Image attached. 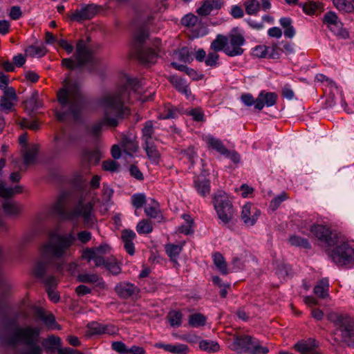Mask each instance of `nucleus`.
<instances>
[{
  "label": "nucleus",
  "mask_w": 354,
  "mask_h": 354,
  "mask_svg": "<svg viewBox=\"0 0 354 354\" xmlns=\"http://www.w3.org/2000/svg\"><path fill=\"white\" fill-rule=\"evenodd\" d=\"M183 218L185 221V224L181 225L178 228V232L188 235L194 232L193 230V219L189 214H183Z\"/></svg>",
  "instance_id": "nucleus-43"
},
{
  "label": "nucleus",
  "mask_w": 354,
  "mask_h": 354,
  "mask_svg": "<svg viewBox=\"0 0 354 354\" xmlns=\"http://www.w3.org/2000/svg\"><path fill=\"white\" fill-rule=\"evenodd\" d=\"M323 22L331 32L342 38H347L348 35L343 28V23L339 19L337 15L333 11H328L324 15Z\"/></svg>",
  "instance_id": "nucleus-14"
},
{
  "label": "nucleus",
  "mask_w": 354,
  "mask_h": 354,
  "mask_svg": "<svg viewBox=\"0 0 354 354\" xmlns=\"http://www.w3.org/2000/svg\"><path fill=\"white\" fill-rule=\"evenodd\" d=\"M169 80L170 83L178 92L184 94L187 97L191 95V91L189 86L184 79L173 75L171 76Z\"/></svg>",
  "instance_id": "nucleus-28"
},
{
  "label": "nucleus",
  "mask_w": 354,
  "mask_h": 354,
  "mask_svg": "<svg viewBox=\"0 0 354 354\" xmlns=\"http://www.w3.org/2000/svg\"><path fill=\"white\" fill-rule=\"evenodd\" d=\"M75 241L73 232L60 234L55 231L48 233V240L40 248L41 260H39L33 268L37 277H43L47 266L56 261H63L71 254V247Z\"/></svg>",
  "instance_id": "nucleus-2"
},
{
  "label": "nucleus",
  "mask_w": 354,
  "mask_h": 354,
  "mask_svg": "<svg viewBox=\"0 0 354 354\" xmlns=\"http://www.w3.org/2000/svg\"><path fill=\"white\" fill-rule=\"evenodd\" d=\"M36 316L49 327L53 326L55 324V317L52 314H46L41 309L36 310Z\"/></svg>",
  "instance_id": "nucleus-49"
},
{
  "label": "nucleus",
  "mask_w": 354,
  "mask_h": 354,
  "mask_svg": "<svg viewBox=\"0 0 354 354\" xmlns=\"http://www.w3.org/2000/svg\"><path fill=\"white\" fill-rule=\"evenodd\" d=\"M178 111L170 104H166L160 112V119H174L178 116Z\"/></svg>",
  "instance_id": "nucleus-38"
},
{
  "label": "nucleus",
  "mask_w": 354,
  "mask_h": 354,
  "mask_svg": "<svg viewBox=\"0 0 354 354\" xmlns=\"http://www.w3.org/2000/svg\"><path fill=\"white\" fill-rule=\"evenodd\" d=\"M118 332V328L113 324H103L97 322H92L87 325V334L88 335H115Z\"/></svg>",
  "instance_id": "nucleus-18"
},
{
  "label": "nucleus",
  "mask_w": 354,
  "mask_h": 354,
  "mask_svg": "<svg viewBox=\"0 0 354 354\" xmlns=\"http://www.w3.org/2000/svg\"><path fill=\"white\" fill-rule=\"evenodd\" d=\"M205 63L208 66H215L219 58V55L216 51L209 52L205 57Z\"/></svg>",
  "instance_id": "nucleus-64"
},
{
  "label": "nucleus",
  "mask_w": 354,
  "mask_h": 354,
  "mask_svg": "<svg viewBox=\"0 0 354 354\" xmlns=\"http://www.w3.org/2000/svg\"><path fill=\"white\" fill-rule=\"evenodd\" d=\"M167 319L172 327H179L182 324L183 314L180 310H173L168 313Z\"/></svg>",
  "instance_id": "nucleus-46"
},
{
  "label": "nucleus",
  "mask_w": 354,
  "mask_h": 354,
  "mask_svg": "<svg viewBox=\"0 0 354 354\" xmlns=\"http://www.w3.org/2000/svg\"><path fill=\"white\" fill-rule=\"evenodd\" d=\"M278 95L274 92L261 91L257 96L256 109L261 111L265 106L270 107L276 104Z\"/></svg>",
  "instance_id": "nucleus-21"
},
{
  "label": "nucleus",
  "mask_w": 354,
  "mask_h": 354,
  "mask_svg": "<svg viewBox=\"0 0 354 354\" xmlns=\"http://www.w3.org/2000/svg\"><path fill=\"white\" fill-rule=\"evenodd\" d=\"M102 266L114 275H117L121 272L120 263L114 257L104 259Z\"/></svg>",
  "instance_id": "nucleus-37"
},
{
  "label": "nucleus",
  "mask_w": 354,
  "mask_h": 354,
  "mask_svg": "<svg viewBox=\"0 0 354 354\" xmlns=\"http://www.w3.org/2000/svg\"><path fill=\"white\" fill-rule=\"evenodd\" d=\"M75 60L72 58H64L62 60V66L69 70L80 67L88 63L92 59L91 50L84 40H79L76 45L75 54Z\"/></svg>",
  "instance_id": "nucleus-10"
},
{
  "label": "nucleus",
  "mask_w": 354,
  "mask_h": 354,
  "mask_svg": "<svg viewBox=\"0 0 354 354\" xmlns=\"http://www.w3.org/2000/svg\"><path fill=\"white\" fill-rule=\"evenodd\" d=\"M136 236V233L131 230H124L122 232L121 238L124 243V247L126 252L130 255H133L135 252L133 240L135 239Z\"/></svg>",
  "instance_id": "nucleus-25"
},
{
  "label": "nucleus",
  "mask_w": 354,
  "mask_h": 354,
  "mask_svg": "<svg viewBox=\"0 0 354 354\" xmlns=\"http://www.w3.org/2000/svg\"><path fill=\"white\" fill-rule=\"evenodd\" d=\"M25 106L27 109H30L32 111L42 107L43 103L39 98V93L34 92L31 97L25 102Z\"/></svg>",
  "instance_id": "nucleus-45"
},
{
  "label": "nucleus",
  "mask_w": 354,
  "mask_h": 354,
  "mask_svg": "<svg viewBox=\"0 0 354 354\" xmlns=\"http://www.w3.org/2000/svg\"><path fill=\"white\" fill-rule=\"evenodd\" d=\"M254 339L249 335L236 336L233 342V349L238 353H250Z\"/></svg>",
  "instance_id": "nucleus-20"
},
{
  "label": "nucleus",
  "mask_w": 354,
  "mask_h": 354,
  "mask_svg": "<svg viewBox=\"0 0 354 354\" xmlns=\"http://www.w3.org/2000/svg\"><path fill=\"white\" fill-rule=\"evenodd\" d=\"M188 115H191L194 121L203 122L205 120V115L200 108L192 109L188 112Z\"/></svg>",
  "instance_id": "nucleus-63"
},
{
  "label": "nucleus",
  "mask_w": 354,
  "mask_h": 354,
  "mask_svg": "<svg viewBox=\"0 0 354 354\" xmlns=\"http://www.w3.org/2000/svg\"><path fill=\"white\" fill-rule=\"evenodd\" d=\"M57 97L62 109L56 112L59 120H64L68 115H71L75 120L79 118L82 109V100L76 82L69 79L65 80L62 87L57 93Z\"/></svg>",
  "instance_id": "nucleus-4"
},
{
  "label": "nucleus",
  "mask_w": 354,
  "mask_h": 354,
  "mask_svg": "<svg viewBox=\"0 0 354 354\" xmlns=\"http://www.w3.org/2000/svg\"><path fill=\"white\" fill-rule=\"evenodd\" d=\"M207 318L201 313L192 314L189 317L188 323L194 328H198L206 324Z\"/></svg>",
  "instance_id": "nucleus-44"
},
{
  "label": "nucleus",
  "mask_w": 354,
  "mask_h": 354,
  "mask_svg": "<svg viewBox=\"0 0 354 354\" xmlns=\"http://www.w3.org/2000/svg\"><path fill=\"white\" fill-rule=\"evenodd\" d=\"M195 187L202 196H206L210 192V181L205 178H196L194 180Z\"/></svg>",
  "instance_id": "nucleus-35"
},
{
  "label": "nucleus",
  "mask_w": 354,
  "mask_h": 354,
  "mask_svg": "<svg viewBox=\"0 0 354 354\" xmlns=\"http://www.w3.org/2000/svg\"><path fill=\"white\" fill-rule=\"evenodd\" d=\"M261 211L256 205L247 203L242 207L241 219L247 226H253L257 221Z\"/></svg>",
  "instance_id": "nucleus-17"
},
{
  "label": "nucleus",
  "mask_w": 354,
  "mask_h": 354,
  "mask_svg": "<svg viewBox=\"0 0 354 354\" xmlns=\"http://www.w3.org/2000/svg\"><path fill=\"white\" fill-rule=\"evenodd\" d=\"M203 140L205 142L209 149H214L221 155L227 152V148L224 146L223 142L210 134L203 136Z\"/></svg>",
  "instance_id": "nucleus-24"
},
{
  "label": "nucleus",
  "mask_w": 354,
  "mask_h": 354,
  "mask_svg": "<svg viewBox=\"0 0 354 354\" xmlns=\"http://www.w3.org/2000/svg\"><path fill=\"white\" fill-rule=\"evenodd\" d=\"M268 46L265 45L257 46L252 49V54L254 57L259 58L268 57Z\"/></svg>",
  "instance_id": "nucleus-61"
},
{
  "label": "nucleus",
  "mask_w": 354,
  "mask_h": 354,
  "mask_svg": "<svg viewBox=\"0 0 354 354\" xmlns=\"http://www.w3.org/2000/svg\"><path fill=\"white\" fill-rule=\"evenodd\" d=\"M181 24L189 29L194 37H198L207 33L201 20L194 14L189 13L185 15L181 19Z\"/></svg>",
  "instance_id": "nucleus-15"
},
{
  "label": "nucleus",
  "mask_w": 354,
  "mask_h": 354,
  "mask_svg": "<svg viewBox=\"0 0 354 354\" xmlns=\"http://www.w3.org/2000/svg\"><path fill=\"white\" fill-rule=\"evenodd\" d=\"M129 97V92L126 86L104 93L97 101L103 117L89 129V133L97 137L103 127L114 128L118 126L130 114V109L125 104Z\"/></svg>",
  "instance_id": "nucleus-1"
},
{
  "label": "nucleus",
  "mask_w": 354,
  "mask_h": 354,
  "mask_svg": "<svg viewBox=\"0 0 354 354\" xmlns=\"http://www.w3.org/2000/svg\"><path fill=\"white\" fill-rule=\"evenodd\" d=\"M334 7L342 13L354 12V0H332Z\"/></svg>",
  "instance_id": "nucleus-31"
},
{
  "label": "nucleus",
  "mask_w": 354,
  "mask_h": 354,
  "mask_svg": "<svg viewBox=\"0 0 354 354\" xmlns=\"http://www.w3.org/2000/svg\"><path fill=\"white\" fill-rule=\"evenodd\" d=\"M212 203L218 218L223 224L229 223L234 216V209L227 194L218 191L213 197Z\"/></svg>",
  "instance_id": "nucleus-9"
},
{
  "label": "nucleus",
  "mask_w": 354,
  "mask_h": 354,
  "mask_svg": "<svg viewBox=\"0 0 354 354\" xmlns=\"http://www.w3.org/2000/svg\"><path fill=\"white\" fill-rule=\"evenodd\" d=\"M17 101L15 90L9 87L3 91V95L0 98V111L8 113L15 110V106Z\"/></svg>",
  "instance_id": "nucleus-16"
},
{
  "label": "nucleus",
  "mask_w": 354,
  "mask_h": 354,
  "mask_svg": "<svg viewBox=\"0 0 354 354\" xmlns=\"http://www.w3.org/2000/svg\"><path fill=\"white\" fill-rule=\"evenodd\" d=\"M298 6L302 8L304 12L308 15H315L316 11L321 8V3L313 1H308L305 3H299Z\"/></svg>",
  "instance_id": "nucleus-42"
},
{
  "label": "nucleus",
  "mask_w": 354,
  "mask_h": 354,
  "mask_svg": "<svg viewBox=\"0 0 354 354\" xmlns=\"http://www.w3.org/2000/svg\"><path fill=\"white\" fill-rule=\"evenodd\" d=\"M289 243L292 245L300 247L305 249H309L310 248V244L308 239L297 235L291 236L289 238Z\"/></svg>",
  "instance_id": "nucleus-50"
},
{
  "label": "nucleus",
  "mask_w": 354,
  "mask_h": 354,
  "mask_svg": "<svg viewBox=\"0 0 354 354\" xmlns=\"http://www.w3.org/2000/svg\"><path fill=\"white\" fill-rule=\"evenodd\" d=\"M123 151L129 155H131L138 149V142L134 138L126 135H122L120 140Z\"/></svg>",
  "instance_id": "nucleus-29"
},
{
  "label": "nucleus",
  "mask_w": 354,
  "mask_h": 354,
  "mask_svg": "<svg viewBox=\"0 0 354 354\" xmlns=\"http://www.w3.org/2000/svg\"><path fill=\"white\" fill-rule=\"evenodd\" d=\"M340 333L342 342L348 346L354 344V319L346 313L330 311L326 316Z\"/></svg>",
  "instance_id": "nucleus-8"
},
{
  "label": "nucleus",
  "mask_w": 354,
  "mask_h": 354,
  "mask_svg": "<svg viewBox=\"0 0 354 354\" xmlns=\"http://www.w3.org/2000/svg\"><path fill=\"white\" fill-rule=\"evenodd\" d=\"M46 52V48L44 45L30 46L26 50V55L31 57H41L44 56Z\"/></svg>",
  "instance_id": "nucleus-47"
},
{
  "label": "nucleus",
  "mask_w": 354,
  "mask_h": 354,
  "mask_svg": "<svg viewBox=\"0 0 354 354\" xmlns=\"http://www.w3.org/2000/svg\"><path fill=\"white\" fill-rule=\"evenodd\" d=\"M329 281L327 278H322L314 288V293L320 298L324 299L328 296Z\"/></svg>",
  "instance_id": "nucleus-32"
},
{
  "label": "nucleus",
  "mask_w": 354,
  "mask_h": 354,
  "mask_svg": "<svg viewBox=\"0 0 354 354\" xmlns=\"http://www.w3.org/2000/svg\"><path fill=\"white\" fill-rule=\"evenodd\" d=\"M97 9L94 4H88L80 10H75L70 16L73 21H81L93 18L97 13Z\"/></svg>",
  "instance_id": "nucleus-19"
},
{
  "label": "nucleus",
  "mask_w": 354,
  "mask_h": 354,
  "mask_svg": "<svg viewBox=\"0 0 354 354\" xmlns=\"http://www.w3.org/2000/svg\"><path fill=\"white\" fill-rule=\"evenodd\" d=\"M245 12L248 15H257L260 9V3L257 0H248L244 3Z\"/></svg>",
  "instance_id": "nucleus-51"
},
{
  "label": "nucleus",
  "mask_w": 354,
  "mask_h": 354,
  "mask_svg": "<svg viewBox=\"0 0 354 354\" xmlns=\"http://www.w3.org/2000/svg\"><path fill=\"white\" fill-rule=\"evenodd\" d=\"M136 230L138 234H149L153 230L152 223L147 219L141 220L136 226Z\"/></svg>",
  "instance_id": "nucleus-52"
},
{
  "label": "nucleus",
  "mask_w": 354,
  "mask_h": 354,
  "mask_svg": "<svg viewBox=\"0 0 354 354\" xmlns=\"http://www.w3.org/2000/svg\"><path fill=\"white\" fill-rule=\"evenodd\" d=\"M19 142L21 146L24 164L26 165L34 164L39 149L38 145L35 144L28 145L27 144L28 136L26 133L21 134L19 136Z\"/></svg>",
  "instance_id": "nucleus-12"
},
{
  "label": "nucleus",
  "mask_w": 354,
  "mask_h": 354,
  "mask_svg": "<svg viewBox=\"0 0 354 354\" xmlns=\"http://www.w3.org/2000/svg\"><path fill=\"white\" fill-rule=\"evenodd\" d=\"M142 133L144 142L153 141L154 128L151 121H147L145 123Z\"/></svg>",
  "instance_id": "nucleus-48"
},
{
  "label": "nucleus",
  "mask_w": 354,
  "mask_h": 354,
  "mask_svg": "<svg viewBox=\"0 0 354 354\" xmlns=\"http://www.w3.org/2000/svg\"><path fill=\"white\" fill-rule=\"evenodd\" d=\"M22 191L23 188L20 185L7 187L4 183H0V196L2 198H10L15 194L21 193Z\"/></svg>",
  "instance_id": "nucleus-34"
},
{
  "label": "nucleus",
  "mask_w": 354,
  "mask_h": 354,
  "mask_svg": "<svg viewBox=\"0 0 354 354\" xmlns=\"http://www.w3.org/2000/svg\"><path fill=\"white\" fill-rule=\"evenodd\" d=\"M169 349L168 352L174 354H187L189 352V347L183 344H169Z\"/></svg>",
  "instance_id": "nucleus-55"
},
{
  "label": "nucleus",
  "mask_w": 354,
  "mask_h": 354,
  "mask_svg": "<svg viewBox=\"0 0 354 354\" xmlns=\"http://www.w3.org/2000/svg\"><path fill=\"white\" fill-rule=\"evenodd\" d=\"M268 352L269 348L267 346H262L254 339L253 344H252L250 354H267Z\"/></svg>",
  "instance_id": "nucleus-57"
},
{
  "label": "nucleus",
  "mask_w": 354,
  "mask_h": 354,
  "mask_svg": "<svg viewBox=\"0 0 354 354\" xmlns=\"http://www.w3.org/2000/svg\"><path fill=\"white\" fill-rule=\"evenodd\" d=\"M317 345L315 339H308L299 341L294 345V348L301 354H312Z\"/></svg>",
  "instance_id": "nucleus-26"
},
{
  "label": "nucleus",
  "mask_w": 354,
  "mask_h": 354,
  "mask_svg": "<svg viewBox=\"0 0 354 354\" xmlns=\"http://www.w3.org/2000/svg\"><path fill=\"white\" fill-rule=\"evenodd\" d=\"M77 205L71 210L66 211V207L71 196L69 193H62L57 201L53 206V212L62 218L68 221H75L81 217L86 226H90L93 224V203L90 201L91 192L87 189L82 190L79 196Z\"/></svg>",
  "instance_id": "nucleus-3"
},
{
  "label": "nucleus",
  "mask_w": 354,
  "mask_h": 354,
  "mask_svg": "<svg viewBox=\"0 0 354 354\" xmlns=\"http://www.w3.org/2000/svg\"><path fill=\"white\" fill-rule=\"evenodd\" d=\"M268 57L270 59H279L283 53V50L276 44H272L271 46H268Z\"/></svg>",
  "instance_id": "nucleus-62"
},
{
  "label": "nucleus",
  "mask_w": 354,
  "mask_h": 354,
  "mask_svg": "<svg viewBox=\"0 0 354 354\" xmlns=\"http://www.w3.org/2000/svg\"><path fill=\"white\" fill-rule=\"evenodd\" d=\"M288 198V196L285 192L281 193L279 195L274 197L270 203V208L274 211L281 204L282 202L285 201Z\"/></svg>",
  "instance_id": "nucleus-56"
},
{
  "label": "nucleus",
  "mask_w": 354,
  "mask_h": 354,
  "mask_svg": "<svg viewBox=\"0 0 354 354\" xmlns=\"http://www.w3.org/2000/svg\"><path fill=\"white\" fill-rule=\"evenodd\" d=\"M201 349L208 352H216L219 350L218 344L214 341L201 340L199 342Z\"/></svg>",
  "instance_id": "nucleus-53"
},
{
  "label": "nucleus",
  "mask_w": 354,
  "mask_h": 354,
  "mask_svg": "<svg viewBox=\"0 0 354 354\" xmlns=\"http://www.w3.org/2000/svg\"><path fill=\"white\" fill-rule=\"evenodd\" d=\"M145 212L147 216L153 218H157L158 221H160L162 218L159 209L158 203L156 201H151V204L145 207Z\"/></svg>",
  "instance_id": "nucleus-41"
},
{
  "label": "nucleus",
  "mask_w": 354,
  "mask_h": 354,
  "mask_svg": "<svg viewBox=\"0 0 354 354\" xmlns=\"http://www.w3.org/2000/svg\"><path fill=\"white\" fill-rule=\"evenodd\" d=\"M2 208L5 214L12 216L19 215L22 211V206L12 201H5L2 204Z\"/></svg>",
  "instance_id": "nucleus-30"
},
{
  "label": "nucleus",
  "mask_w": 354,
  "mask_h": 354,
  "mask_svg": "<svg viewBox=\"0 0 354 354\" xmlns=\"http://www.w3.org/2000/svg\"><path fill=\"white\" fill-rule=\"evenodd\" d=\"M183 243L181 244H172L169 243L165 245V251L167 254L170 258V260L175 263H178L177 257L183 250Z\"/></svg>",
  "instance_id": "nucleus-33"
},
{
  "label": "nucleus",
  "mask_w": 354,
  "mask_h": 354,
  "mask_svg": "<svg viewBox=\"0 0 354 354\" xmlns=\"http://www.w3.org/2000/svg\"><path fill=\"white\" fill-rule=\"evenodd\" d=\"M131 203L134 207L139 209L146 203V197L143 194H136L131 196Z\"/></svg>",
  "instance_id": "nucleus-60"
},
{
  "label": "nucleus",
  "mask_w": 354,
  "mask_h": 354,
  "mask_svg": "<svg viewBox=\"0 0 354 354\" xmlns=\"http://www.w3.org/2000/svg\"><path fill=\"white\" fill-rule=\"evenodd\" d=\"M77 279L80 282L94 283L98 281L99 277L96 274L84 273L79 274Z\"/></svg>",
  "instance_id": "nucleus-59"
},
{
  "label": "nucleus",
  "mask_w": 354,
  "mask_h": 354,
  "mask_svg": "<svg viewBox=\"0 0 354 354\" xmlns=\"http://www.w3.org/2000/svg\"><path fill=\"white\" fill-rule=\"evenodd\" d=\"M326 252L337 266L351 267L354 265V245L344 239L338 236L326 249Z\"/></svg>",
  "instance_id": "nucleus-6"
},
{
  "label": "nucleus",
  "mask_w": 354,
  "mask_h": 354,
  "mask_svg": "<svg viewBox=\"0 0 354 354\" xmlns=\"http://www.w3.org/2000/svg\"><path fill=\"white\" fill-rule=\"evenodd\" d=\"M227 44V36L218 34L216 38L211 43L210 48L212 50L217 52L223 50L225 53V49Z\"/></svg>",
  "instance_id": "nucleus-39"
},
{
  "label": "nucleus",
  "mask_w": 354,
  "mask_h": 354,
  "mask_svg": "<svg viewBox=\"0 0 354 354\" xmlns=\"http://www.w3.org/2000/svg\"><path fill=\"white\" fill-rule=\"evenodd\" d=\"M115 291L120 298L127 299L138 294L139 288L133 283L121 282L115 286Z\"/></svg>",
  "instance_id": "nucleus-22"
},
{
  "label": "nucleus",
  "mask_w": 354,
  "mask_h": 354,
  "mask_svg": "<svg viewBox=\"0 0 354 354\" xmlns=\"http://www.w3.org/2000/svg\"><path fill=\"white\" fill-rule=\"evenodd\" d=\"M178 59L185 63H190L193 61V53L189 51L188 48L183 47L176 53Z\"/></svg>",
  "instance_id": "nucleus-54"
},
{
  "label": "nucleus",
  "mask_w": 354,
  "mask_h": 354,
  "mask_svg": "<svg viewBox=\"0 0 354 354\" xmlns=\"http://www.w3.org/2000/svg\"><path fill=\"white\" fill-rule=\"evenodd\" d=\"M212 258L214 261V263L218 270L224 275H226L229 273V270L227 268V263L225 260V258L223 255L219 252H216L212 254Z\"/></svg>",
  "instance_id": "nucleus-36"
},
{
  "label": "nucleus",
  "mask_w": 354,
  "mask_h": 354,
  "mask_svg": "<svg viewBox=\"0 0 354 354\" xmlns=\"http://www.w3.org/2000/svg\"><path fill=\"white\" fill-rule=\"evenodd\" d=\"M222 0H203V3L196 12L199 15L207 16L214 10H218L223 6Z\"/></svg>",
  "instance_id": "nucleus-23"
},
{
  "label": "nucleus",
  "mask_w": 354,
  "mask_h": 354,
  "mask_svg": "<svg viewBox=\"0 0 354 354\" xmlns=\"http://www.w3.org/2000/svg\"><path fill=\"white\" fill-rule=\"evenodd\" d=\"M82 257L88 262L93 261L96 267L102 266L104 263V258L92 248L85 249L82 252Z\"/></svg>",
  "instance_id": "nucleus-27"
},
{
  "label": "nucleus",
  "mask_w": 354,
  "mask_h": 354,
  "mask_svg": "<svg viewBox=\"0 0 354 354\" xmlns=\"http://www.w3.org/2000/svg\"><path fill=\"white\" fill-rule=\"evenodd\" d=\"M148 30L145 27L136 30L133 35V46L136 53L138 59L143 64H153L156 62L160 51V41L158 39L155 40L153 48H144L143 44L148 37Z\"/></svg>",
  "instance_id": "nucleus-5"
},
{
  "label": "nucleus",
  "mask_w": 354,
  "mask_h": 354,
  "mask_svg": "<svg viewBox=\"0 0 354 354\" xmlns=\"http://www.w3.org/2000/svg\"><path fill=\"white\" fill-rule=\"evenodd\" d=\"M43 346L48 351H53L61 349V339L59 337L51 335L43 341Z\"/></svg>",
  "instance_id": "nucleus-40"
},
{
  "label": "nucleus",
  "mask_w": 354,
  "mask_h": 354,
  "mask_svg": "<svg viewBox=\"0 0 354 354\" xmlns=\"http://www.w3.org/2000/svg\"><path fill=\"white\" fill-rule=\"evenodd\" d=\"M39 334L40 330L37 327H17L10 335V342L12 344L20 342L30 346L21 354H41L42 348L37 344Z\"/></svg>",
  "instance_id": "nucleus-7"
},
{
  "label": "nucleus",
  "mask_w": 354,
  "mask_h": 354,
  "mask_svg": "<svg viewBox=\"0 0 354 354\" xmlns=\"http://www.w3.org/2000/svg\"><path fill=\"white\" fill-rule=\"evenodd\" d=\"M227 37V44L225 49V53L230 57L242 55L243 53L242 46L245 42L243 35L239 32H231Z\"/></svg>",
  "instance_id": "nucleus-11"
},
{
  "label": "nucleus",
  "mask_w": 354,
  "mask_h": 354,
  "mask_svg": "<svg viewBox=\"0 0 354 354\" xmlns=\"http://www.w3.org/2000/svg\"><path fill=\"white\" fill-rule=\"evenodd\" d=\"M310 232L319 241L324 243L328 248L337 239V235L333 234L330 228L326 225L315 224L310 227Z\"/></svg>",
  "instance_id": "nucleus-13"
},
{
  "label": "nucleus",
  "mask_w": 354,
  "mask_h": 354,
  "mask_svg": "<svg viewBox=\"0 0 354 354\" xmlns=\"http://www.w3.org/2000/svg\"><path fill=\"white\" fill-rule=\"evenodd\" d=\"M144 148L149 158L156 159L158 157V151L153 141L145 142Z\"/></svg>",
  "instance_id": "nucleus-58"
}]
</instances>
